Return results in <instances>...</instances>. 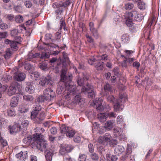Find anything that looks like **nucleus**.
Returning <instances> with one entry per match:
<instances>
[{"instance_id": "f257e3e1", "label": "nucleus", "mask_w": 161, "mask_h": 161, "mask_svg": "<svg viewBox=\"0 0 161 161\" xmlns=\"http://www.w3.org/2000/svg\"><path fill=\"white\" fill-rule=\"evenodd\" d=\"M127 99L126 94L125 93H120L119 98L116 101V103L114 105V108L115 111L120 109H122L124 106L123 103H124Z\"/></svg>"}, {"instance_id": "e433bc0d", "label": "nucleus", "mask_w": 161, "mask_h": 161, "mask_svg": "<svg viewBox=\"0 0 161 161\" xmlns=\"http://www.w3.org/2000/svg\"><path fill=\"white\" fill-rule=\"evenodd\" d=\"M75 133V131L70 128L66 134V136L69 138L73 137Z\"/></svg>"}, {"instance_id": "603ef678", "label": "nucleus", "mask_w": 161, "mask_h": 161, "mask_svg": "<svg viewBox=\"0 0 161 161\" xmlns=\"http://www.w3.org/2000/svg\"><path fill=\"white\" fill-rule=\"evenodd\" d=\"M97 142L99 144L103 145L105 143L103 136H100L97 139Z\"/></svg>"}, {"instance_id": "2f4dec72", "label": "nucleus", "mask_w": 161, "mask_h": 161, "mask_svg": "<svg viewBox=\"0 0 161 161\" xmlns=\"http://www.w3.org/2000/svg\"><path fill=\"white\" fill-rule=\"evenodd\" d=\"M104 89L105 92H107L108 93L109 92L111 93L112 92L111 86L110 84L108 83H106L104 86Z\"/></svg>"}, {"instance_id": "b1692460", "label": "nucleus", "mask_w": 161, "mask_h": 161, "mask_svg": "<svg viewBox=\"0 0 161 161\" xmlns=\"http://www.w3.org/2000/svg\"><path fill=\"white\" fill-rule=\"evenodd\" d=\"M106 157L108 161H116L118 158L116 156H112L109 154H107L106 155Z\"/></svg>"}, {"instance_id": "680f3d73", "label": "nucleus", "mask_w": 161, "mask_h": 161, "mask_svg": "<svg viewBox=\"0 0 161 161\" xmlns=\"http://www.w3.org/2000/svg\"><path fill=\"white\" fill-rule=\"evenodd\" d=\"M0 141L1 145L3 147L7 145L8 144L6 141L3 139L1 137H0Z\"/></svg>"}, {"instance_id": "79ce46f5", "label": "nucleus", "mask_w": 161, "mask_h": 161, "mask_svg": "<svg viewBox=\"0 0 161 161\" xmlns=\"http://www.w3.org/2000/svg\"><path fill=\"white\" fill-rule=\"evenodd\" d=\"M138 7L141 10H143L146 8V4L143 2H139L138 3Z\"/></svg>"}, {"instance_id": "4c0bfd02", "label": "nucleus", "mask_w": 161, "mask_h": 161, "mask_svg": "<svg viewBox=\"0 0 161 161\" xmlns=\"http://www.w3.org/2000/svg\"><path fill=\"white\" fill-rule=\"evenodd\" d=\"M12 54V53L11 49L9 48H8L6 50L4 55V57L6 59H8Z\"/></svg>"}, {"instance_id": "ea45409f", "label": "nucleus", "mask_w": 161, "mask_h": 161, "mask_svg": "<svg viewBox=\"0 0 161 161\" xmlns=\"http://www.w3.org/2000/svg\"><path fill=\"white\" fill-rule=\"evenodd\" d=\"M39 68L43 70H45L47 68V64L45 61L42 62L39 64Z\"/></svg>"}, {"instance_id": "49530a36", "label": "nucleus", "mask_w": 161, "mask_h": 161, "mask_svg": "<svg viewBox=\"0 0 161 161\" xmlns=\"http://www.w3.org/2000/svg\"><path fill=\"white\" fill-rule=\"evenodd\" d=\"M135 19L138 22H140L143 19L142 15L141 14H137L135 16Z\"/></svg>"}, {"instance_id": "864d4df0", "label": "nucleus", "mask_w": 161, "mask_h": 161, "mask_svg": "<svg viewBox=\"0 0 161 161\" xmlns=\"http://www.w3.org/2000/svg\"><path fill=\"white\" fill-rule=\"evenodd\" d=\"M86 36L87 38V41L89 43L93 44L94 43V40L91 36L89 35L86 34Z\"/></svg>"}, {"instance_id": "6e6d98bb", "label": "nucleus", "mask_w": 161, "mask_h": 161, "mask_svg": "<svg viewBox=\"0 0 161 161\" xmlns=\"http://www.w3.org/2000/svg\"><path fill=\"white\" fill-rule=\"evenodd\" d=\"M24 4L27 8H30L32 6V4L30 1H25L24 2Z\"/></svg>"}, {"instance_id": "a18cd8bd", "label": "nucleus", "mask_w": 161, "mask_h": 161, "mask_svg": "<svg viewBox=\"0 0 161 161\" xmlns=\"http://www.w3.org/2000/svg\"><path fill=\"white\" fill-rule=\"evenodd\" d=\"M15 21L17 23H21L23 21V17L20 15L16 16L15 17Z\"/></svg>"}, {"instance_id": "4be33fe9", "label": "nucleus", "mask_w": 161, "mask_h": 161, "mask_svg": "<svg viewBox=\"0 0 161 161\" xmlns=\"http://www.w3.org/2000/svg\"><path fill=\"white\" fill-rule=\"evenodd\" d=\"M102 100L101 98H99L98 99H96L94 101V103L96 106H97V110L102 111V108H101V105L102 103Z\"/></svg>"}, {"instance_id": "f03ea898", "label": "nucleus", "mask_w": 161, "mask_h": 161, "mask_svg": "<svg viewBox=\"0 0 161 161\" xmlns=\"http://www.w3.org/2000/svg\"><path fill=\"white\" fill-rule=\"evenodd\" d=\"M45 113L44 111H42L39 114L33 113L31 116V118L34 122L36 124H41L45 118Z\"/></svg>"}, {"instance_id": "6ab92c4d", "label": "nucleus", "mask_w": 161, "mask_h": 161, "mask_svg": "<svg viewBox=\"0 0 161 161\" xmlns=\"http://www.w3.org/2000/svg\"><path fill=\"white\" fill-rule=\"evenodd\" d=\"M67 82H63L61 81L60 82V84L58 86L57 91L58 94H60L61 92L64 90L65 87L66 88L65 84L67 83Z\"/></svg>"}, {"instance_id": "dca6fc26", "label": "nucleus", "mask_w": 161, "mask_h": 161, "mask_svg": "<svg viewBox=\"0 0 161 161\" xmlns=\"http://www.w3.org/2000/svg\"><path fill=\"white\" fill-rule=\"evenodd\" d=\"M32 84V83L29 82L27 83V86L26 87L25 90L27 92L29 93H32L34 92L35 88Z\"/></svg>"}, {"instance_id": "4468645a", "label": "nucleus", "mask_w": 161, "mask_h": 161, "mask_svg": "<svg viewBox=\"0 0 161 161\" xmlns=\"http://www.w3.org/2000/svg\"><path fill=\"white\" fill-rule=\"evenodd\" d=\"M21 128L20 126L18 124H14L12 126H10V131L11 134L16 133L20 130Z\"/></svg>"}, {"instance_id": "1a4fd4ad", "label": "nucleus", "mask_w": 161, "mask_h": 161, "mask_svg": "<svg viewBox=\"0 0 161 161\" xmlns=\"http://www.w3.org/2000/svg\"><path fill=\"white\" fill-rule=\"evenodd\" d=\"M55 152V149L53 147L48 148L44 151L45 155L47 161H51L52 157Z\"/></svg>"}, {"instance_id": "f8f14e48", "label": "nucleus", "mask_w": 161, "mask_h": 161, "mask_svg": "<svg viewBox=\"0 0 161 161\" xmlns=\"http://www.w3.org/2000/svg\"><path fill=\"white\" fill-rule=\"evenodd\" d=\"M51 81V78L49 76L47 77L42 76L40 79L39 83L41 86H44L46 85H48Z\"/></svg>"}, {"instance_id": "4d7b16f0", "label": "nucleus", "mask_w": 161, "mask_h": 161, "mask_svg": "<svg viewBox=\"0 0 161 161\" xmlns=\"http://www.w3.org/2000/svg\"><path fill=\"white\" fill-rule=\"evenodd\" d=\"M107 99L108 101L109 102L112 103H114L115 98L112 95L108 96Z\"/></svg>"}, {"instance_id": "a19ab883", "label": "nucleus", "mask_w": 161, "mask_h": 161, "mask_svg": "<svg viewBox=\"0 0 161 161\" xmlns=\"http://www.w3.org/2000/svg\"><path fill=\"white\" fill-rule=\"evenodd\" d=\"M90 31L92 33V35L95 38L97 39L99 38V34L98 33L97 30L96 29L91 30Z\"/></svg>"}, {"instance_id": "37998d69", "label": "nucleus", "mask_w": 161, "mask_h": 161, "mask_svg": "<svg viewBox=\"0 0 161 161\" xmlns=\"http://www.w3.org/2000/svg\"><path fill=\"white\" fill-rule=\"evenodd\" d=\"M129 36L128 34H125L122 36L121 38L122 41L124 42H126L129 41Z\"/></svg>"}, {"instance_id": "0eeeda50", "label": "nucleus", "mask_w": 161, "mask_h": 161, "mask_svg": "<svg viewBox=\"0 0 161 161\" xmlns=\"http://www.w3.org/2000/svg\"><path fill=\"white\" fill-rule=\"evenodd\" d=\"M44 96L46 100H51L54 98L55 94L51 88H46L43 91Z\"/></svg>"}, {"instance_id": "c9c22d12", "label": "nucleus", "mask_w": 161, "mask_h": 161, "mask_svg": "<svg viewBox=\"0 0 161 161\" xmlns=\"http://www.w3.org/2000/svg\"><path fill=\"white\" fill-rule=\"evenodd\" d=\"M45 101H46L45 97L44 96L42 95L39 96L36 99V102H38V103L44 102Z\"/></svg>"}, {"instance_id": "20e7f679", "label": "nucleus", "mask_w": 161, "mask_h": 161, "mask_svg": "<svg viewBox=\"0 0 161 161\" xmlns=\"http://www.w3.org/2000/svg\"><path fill=\"white\" fill-rule=\"evenodd\" d=\"M18 69L17 67H15L13 69V71L14 74V79L18 81H21L24 80L26 75L25 74L18 71Z\"/></svg>"}, {"instance_id": "7c9ffc66", "label": "nucleus", "mask_w": 161, "mask_h": 161, "mask_svg": "<svg viewBox=\"0 0 161 161\" xmlns=\"http://www.w3.org/2000/svg\"><path fill=\"white\" fill-rule=\"evenodd\" d=\"M90 157L91 159L93 161H98L99 158L98 154L94 152L91 153Z\"/></svg>"}, {"instance_id": "052dcab7", "label": "nucleus", "mask_w": 161, "mask_h": 161, "mask_svg": "<svg viewBox=\"0 0 161 161\" xmlns=\"http://www.w3.org/2000/svg\"><path fill=\"white\" fill-rule=\"evenodd\" d=\"M89 151L90 153H92L94 151V146L93 144L90 143L88 145Z\"/></svg>"}, {"instance_id": "bf43d9fd", "label": "nucleus", "mask_w": 161, "mask_h": 161, "mask_svg": "<svg viewBox=\"0 0 161 161\" xmlns=\"http://www.w3.org/2000/svg\"><path fill=\"white\" fill-rule=\"evenodd\" d=\"M60 29L61 30L62 28H63V29L64 30H65L66 29L65 27V24L64 22V21L62 19H61L60 20Z\"/></svg>"}, {"instance_id": "473e14b6", "label": "nucleus", "mask_w": 161, "mask_h": 161, "mask_svg": "<svg viewBox=\"0 0 161 161\" xmlns=\"http://www.w3.org/2000/svg\"><path fill=\"white\" fill-rule=\"evenodd\" d=\"M23 99L26 102H31L33 100L34 98L31 95H24L23 96Z\"/></svg>"}, {"instance_id": "c85d7f7f", "label": "nucleus", "mask_w": 161, "mask_h": 161, "mask_svg": "<svg viewBox=\"0 0 161 161\" xmlns=\"http://www.w3.org/2000/svg\"><path fill=\"white\" fill-rule=\"evenodd\" d=\"M70 128L64 125H62L60 128V131L62 133L66 134Z\"/></svg>"}, {"instance_id": "2eb2a0df", "label": "nucleus", "mask_w": 161, "mask_h": 161, "mask_svg": "<svg viewBox=\"0 0 161 161\" xmlns=\"http://www.w3.org/2000/svg\"><path fill=\"white\" fill-rule=\"evenodd\" d=\"M16 157L19 158L21 160H24L25 159L27 158L28 157L27 152V151L20 152L19 153L17 154L16 155Z\"/></svg>"}, {"instance_id": "412c9836", "label": "nucleus", "mask_w": 161, "mask_h": 161, "mask_svg": "<svg viewBox=\"0 0 161 161\" xmlns=\"http://www.w3.org/2000/svg\"><path fill=\"white\" fill-rule=\"evenodd\" d=\"M34 140L36 141L37 143V142L41 141L44 140V136L41 134L36 133L33 135V138Z\"/></svg>"}, {"instance_id": "c756f323", "label": "nucleus", "mask_w": 161, "mask_h": 161, "mask_svg": "<svg viewBox=\"0 0 161 161\" xmlns=\"http://www.w3.org/2000/svg\"><path fill=\"white\" fill-rule=\"evenodd\" d=\"M104 140V142L106 143L110 142L112 139L111 135L109 133H106L103 136Z\"/></svg>"}, {"instance_id": "f704fd0d", "label": "nucleus", "mask_w": 161, "mask_h": 161, "mask_svg": "<svg viewBox=\"0 0 161 161\" xmlns=\"http://www.w3.org/2000/svg\"><path fill=\"white\" fill-rule=\"evenodd\" d=\"M113 123L111 121H108L105 123V128L107 130H110L113 128Z\"/></svg>"}, {"instance_id": "de8ad7c7", "label": "nucleus", "mask_w": 161, "mask_h": 161, "mask_svg": "<svg viewBox=\"0 0 161 161\" xmlns=\"http://www.w3.org/2000/svg\"><path fill=\"white\" fill-rule=\"evenodd\" d=\"M2 22L1 19H0V23ZM8 28V25L4 23L0 24V29L2 30H5Z\"/></svg>"}, {"instance_id": "ddd939ff", "label": "nucleus", "mask_w": 161, "mask_h": 161, "mask_svg": "<svg viewBox=\"0 0 161 161\" xmlns=\"http://www.w3.org/2000/svg\"><path fill=\"white\" fill-rule=\"evenodd\" d=\"M73 149V147L70 145H65L61 146L60 150V152H70Z\"/></svg>"}, {"instance_id": "58836bf2", "label": "nucleus", "mask_w": 161, "mask_h": 161, "mask_svg": "<svg viewBox=\"0 0 161 161\" xmlns=\"http://www.w3.org/2000/svg\"><path fill=\"white\" fill-rule=\"evenodd\" d=\"M12 79V77L10 75H4L1 79L2 81L7 82Z\"/></svg>"}, {"instance_id": "6e6552de", "label": "nucleus", "mask_w": 161, "mask_h": 161, "mask_svg": "<svg viewBox=\"0 0 161 161\" xmlns=\"http://www.w3.org/2000/svg\"><path fill=\"white\" fill-rule=\"evenodd\" d=\"M4 43L6 44H9V46L12 50L16 51L18 50V44H20V42L11 41L8 39H5Z\"/></svg>"}, {"instance_id": "a878e982", "label": "nucleus", "mask_w": 161, "mask_h": 161, "mask_svg": "<svg viewBox=\"0 0 161 161\" xmlns=\"http://www.w3.org/2000/svg\"><path fill=\"white\" fill-rule=\"evenodd\" d=\"M137 12L136 10H133L130 12H126L125 14V15L128 17V18H131L133 16L135 17L137 14Z\"/></svg>"}, {"instance_id": "39448f33", "label": "nucleus", "mask_w": 161, "mask_h": 161, "mask_svg": "<svg viewBox=\"0 0 161 161\" xmlns=\"http://www.w3.org/2000/svg\"><path fill=\"white\" fill-rule=\"evenodd\" d=\"M20 85L17 82L12 83L8 88V95L11 96L15 94L16 92L17 89L19 90Z\"/></svg>"}, {"instance_id": "5fc2aeb1", "label": "nucleus", "mask_w": 161, "mask_h": 161, "mask_svg": "<svg viewBox=\"0 0 161 161\" xmlns=\"http://www.w3.org/2000/svg\"><path fill=\"white\" fill-rule=\"evenodd\" d=\"M88 62L89 64L92 65L94 62L96 61V59L94 57H91L88 58Z\"/></svg>"}, {"instance_id": "cd10ccee", "label": "nucleus", "mask_w": 161, "mask_h": 161, "mask_svg": "<svg viewBox=\"0 0 161 161\" xmlns=\"http://www.w3.org/2000/svg\"><path fill=\"white\" fill-rule=\"evenodd\" d=\"M97 118L101 122H104L107 118L104 113H100L97 114Z\"/></svg>"}, {"instance_id": "69168bd1", "label": "nucleus", "mask_w": 161, "mask_h": 161, "mask_svg": "<svg viewBox=\"0 0 161 161\" xmlns=\"http://www.w3.org/2000/svg\"><path fill=\"white\" fill-rule=\"evenodd\" d=\"M31 139L30 137H27L25 138L23 140V142L25 144L29 143L31 142Z\"/></svg>"}, {"instance_id": "aec40b11", "label": "nucleus", "mask_w": 161, "mask_h": 161, "mask_svg": "<svg viewBox=\"0 0 161 161\" xmlns=\"http://www.w3.org/2000/svg\"><path fill=\"white\" fill-rule=\"evenodd\" d=\"M38 103L37 104L33 106V110L31 112V115L33 114V113H35L38 114L42 109L41 106Z\"/></svg>"}, {"instance_id": "774afa93", "label": "nucleus", "mask_w": 161, "mask_h": 161, "mask_svg": "<svg viewBox=\"0 0 161 161\" xmlns=\"http://www.w3.org/2000/svg\"><path fill=\"white\" fill-rule=\"evenodd\" d=\"M31 67V65L29 63H26L24 65L25 69L27 70L30 69Z\"/></svg>"}, {"instance_id": "f3484780", "label": "nucleus", "mask_w": 161, "mask_h": 161, "mask_svg": "<svg viewBox=\"0 0 161 161\" xmlns=\"http://www.w3.org/2000/svg\"><path fill=\"white\" fill-rule=\"evenodd\" d=\"M66 70L64 69L62 70L61 75V81L63 82H68L69 80V78H67L66 75Z\"/></svg>"}, {"instance_id": "393cba45", "label": "nucleus", "mask_w": 161, "mask_h": 161, "mask_svg": "<svg viewBox=\"0 0 161 161\" xmlns=\"http://www.w3.org/2000/svg\"><path fill=\"white\" fill-rule=\"evenodd\" d=\"M122 132V129L120 128L117 127L114 129V135L116 137H118L120 136Z\"/></svg>"}, {"instance_id": "a211bd4d", "label": "nucleus", "mask_w": 161, "mask_h": 161, "mask_svg": "<svg viewBox=\"0 0 161 161\" xmlns=\"http://www.w3.org/2000/svg\"><path fill=\"white\" fill-rule=\"evenodd\" d=\"M77 82L79 86H82L81 89L83 87L86 86V83H88L87 82H86V81L83 78H82L78 76H77Z\"/></svg>"}, {"instance_id": "9d476101", "label": "nucleus", "mask_w": 161, "mask_h": 161, "mask_svg": "<svg viewBox=\"0 0 161 161\" xmlns=\"http://www.w3.org/2000/svg\"><path fill=\"white\" fill-rule=\"evenodd\" d=\"M47 145V142L45 140H42L41 141L37 142L36 147L41 151L44 152L48 149Z\"/></svg>"}, {"instance_id": "5701e85b", "label": "nucleus", "mask_w": 161, "mask_h": 161, "mask_svg": "<svg viewBox=\"0 0 161 161\" xmlns=\"http://www.w3.org/2000/svg\"><path fill=\"white\" fill-rule=\"evenodd\" d=\"M19 98L18 97H13L11 100L10 102V105L12 107H16L18 103Z\"/></svg>"}, {"instance_id": "c03bdc74", "label": "nucleus", "mask_w": 161, "mask_h": 161, "mask_svg": "<svg viewBox=\"0 0 161 161\" xmlns=\"http://www.w3.org/2000/svg\"><path fill=\"white\" fill-rule=\"evenodd\" d=\"M103 62H99L97 64L95 65V67L97 70H100L103 69Z\"/></svg>"}, {"instance_id": "09e8293b", "label": "nucleus", "mask_w": 161, "mask_h": 161, "mask_svg": "<svg viewBox=\"0 0 161 161\" xmlns=\"http://www.w3.org/2000/svg\"><path fill=\"white\" fill-rule=\"evenodd\" d=\"M126 24L128 26L130 27L131 26L133 25V24L132 19L130 18H128V17L126 16Z\"/></svg>"}, {"instance_id": "e2e57ef3", "label": "nucleus", "mask_w": 161, "mask_h": 161, "mask_svg": "<svg viewBox=\"0 0 161 161\" xmlns=\"http://www.w3.org/2000/svg\"><path fill=\"white\" fill-rule=\"evenodd\" d=\"M86 156L84 154H80L79 158V161H84L86 160Z\"/></svg>"}, {"instance_id": "9b49d317", "label": "nucleus", "mask_w": 161, "mask_h": 161, "mask_svg": "<svg viewBox=\"0 0 161 161\" xmlns=\"http://www.w3.org/2000/svg\"><path fill=\"white\" fill-rule=\"evenodd\" d=\"M65 85L66 90L69 91L70 93H72L73 95L76 94L75 93L76 92V86L72 85L71 82L69 83H67Z\"/></svg>"}, {"instance_id": "338daca9", "label": "nucleus", "mask_w": 161, "mask_h": 161, "mask_svg": "<svg viewBox=\"0 0 161 161\" xmlns=\"http://www.w3.org/2000/svg\"><path fill=\"white\" fill-rule=\"evenodd\" d=\"M55 36L56 40L60 39L61 36V31H58L55 33Z\"/></svg>"}, {"instance_id": "8fccbe9b", "label": "nucleus", "mask_w": 161, "mask_h": 161, "mask_svg": "<svg viewBox=\"0 0 161 161\" xmlns=\"http://www.w3.org/2000/svg\"><path fill=\"white\" fill-rule=\"evenodd\" d=\"M134 7V4L132 3H128L125 5V8L127 10H130Z\"/></svg>"}, {"instance_id": "7ed1b4c3", "label": "nucleus", "mask_w": 161, "mask_h": 161, "mask_svg": "<svg viewBox=\"0 0 161 161\" xmlns=\"http://www.w3.org/2000/svg\"><path fill=\"white\" fill-rule=\"evenodd\" d=\"M93 87L92 86L87 83L86 86H84L81 89V92L88 94V97L89 98H92L95 96V94L93 91Z\"/></svg>"}, {"instance_id": "3c124183", "label": "nucleus", "mask_w": 161, "mask_h": 161, "mask_svg": "<svg viewBox=\"0 0 161 161\" xmlns=\"http://www.w3.org/2000/svg\"><path fill=\"white\" fill-rule=\"evenodd\" d=\"M19 33V32L17 29H14L11 31V35L14 37L17 36Z\"/></svg>"}, {"instance_id": "72a5a7b5", "label": "nucleus", "mask_w": 161, "mask_h": 161, "mask_svg": "<svg viewBox=\"0 0 161 161\" xmlns=\"http://www.w3.org/2000/svg\"><path fill=\"white\" fill-rule=\"evenodd\" d=\"M8 115L10 117L14 116L16 115L15 111L13 108H9L7 110Z\"/></svg>"}, {"instance_id": "0e129e2a", "label": "nucleus", "mask_w": 161, "mask_h": 161, "mask_svg": "<svg viewBox=\"0 0 161 161\" xmlns=\"http://www.w3.org/2000/svg\"><path fill=\"white\" fill-rule=\"evenodd\" d=\"M125 60L127 63H128L129 64H131L133 61L135 60V58H130L129 56H128L127 57L125 58Z\"/></svg>"}, {"instance_id": "13d9d810", "label": "nucleus", "mask_w": 161, "mask_h": 161, "mask_svg": "<svg viewBox=\"0 0 161 161\" xmlns=\"http://www.w3.org/2000/svg\"><path fill=\"white\" fill-rule=\"evenodd\" d=\"M8 86L7 85H2L0 82V91L1 92H5Z\"/></svg>"}, {"instance_id": "423d86ee", "label": "nucleus", "mask_w": 161, "mask_h": 161, "mask_svg": "<svg viewBox=\"0 0 161 161\" xmlns=\"http://www.w3.org/2000/svg\"><path fill=\"white\" fill-rule=\"evenodd\" d=\"M69 3L66 2H57L53 3V7L54 8H57L58 10L55 11V12L58 15L59 13L62 12L63 10H60V8L62 7L66 8L69 5Z\"/></svg>"}, {"instance_id": "bb28decb", "label": "nucleus", "mask_w": 161, "mask_h": 161, "mask_svg": "<svg viewBox=\"0 0 161 161\" xmlns=\"http://www.w3.org/2000/svg\"><path fill=\"white\" fill-rule=\"evenodd\" d=\"M124 150L125 149L123 146L121 145H118L115 148L114 151L117 153L119 154L123 152Z\"/></svg>"}]
</instances>
